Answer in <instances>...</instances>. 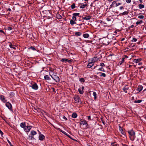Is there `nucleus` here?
I'll use <instances>...</instances> for the list:
<instances>
[{"label":"nucleus","mask_w":146,"mask_h":146,"mask_svg":"<svg viewBox=\"0 0 146 146\" xmlns=\"http://www.w3.org/2000/svg\"><path fill=\"white\" fill-rule=\"evenodd\" d=\"M50 75L52 78L57 82H59L60 78L59 77L56 75V72H54L53 71H51L50 72Z\"/></svg>","instance_id":"nucleus-1"},{"label":"nucleus","mask_w":146,"mask_h":146,"mask_svg":"<svg viewBox=\"0 0 146 146\" xmlns=\"http://www.w3.org/2000/svg\"><path fill=\"white\" fill-rule=\"evenodd\" d=\"M129 135V137L131 140L133 141L135 137V132L133 130H131L127 131Z\"/></svg>","instance_id":"nucleus-2"},{"label":"nucleus","mask_w":146,"mask_h":146,"mask_svg":"<svg viewBox=\"0 0 146 146\" xmlns=\"http://www.w3.org/2000/svg\"><path fill=\"white\" fill-rule=\"evenodd\" d=\"M30 86L35 90H37L38 88V86L36 83L33 82H31V85H30Z\"/></svg>","instance_id":"nucleus-3"},{"label":"nucleus","mask_w":146,"mask_h":146,"mask_svg":"<svg viewBox=\"0 0 146 146\" xmlns=\"http://www.w3.org/2000/svg\"><path fill=\"white\" fill-rule=\"evenodd\" d=\"M75 102L77 104L81 103L82 102L79 96H76L74 98Z\"/></svg>","instance_id":"nucleus-4"},{"label":"nucleus","mask_w":146,"mask_h":146,"mask_svg":"<svg viewBox=\"0 0 146 146\" xmlns=\"http://www.w3.org/2000/svg\"><path fill=\"white\" fill-rule=\"evenodd\" d=\"M118 6L117 3V1H113L111 4L110 5V9L112 7H115Z\"/></svg>","instance_id":"nucleus-5"},{"label":"nucleus","mask_w":146,"mask_h":146,"mask_svg":"<svg viewBox=\"0 0 146 146\" xmlns=\"http://www.w3.org/2000/svg\"><path fill=\"white\" fill-rule=\"evenodd\" d=\"M88 62V64L87 67L88 68H90L93 66L94 63L90 59L89 60Z\"/></svg>","instance_id":"nucleus-6"},{"label":"nucleus","mask_w":146,"mask_h":146,"mask_svg":"<svg viewBox=\"0 0 146 146\" xmlns=\"http://www.w3.org/2000/svg\"><path fill=\"white\" fill-rule=\"evenodd\" d=\"M31 128V126H25L24 128V129L26 132H28L30 131Z\"/></svg>","instance_id":"nucleus-7"},{"label":"nucleus","mask_w":146,"mask_h":146,"mask_svg":"<svg viewBox=\"0 0 146 146\" xmlns=\"http://www.w3.org/2000/svg\"><path fill=\"white\" fill-rule=\"evenodd\" d=\"M6 106L10 110H12V107L11 104L9 102H7L5 104Z\"/></svg>","instance_id":"nucleus-8"},{"label":"nucleus","mask_w":146,"mask_h":146,"mask_svg":"<svg viewBox=\"0 0 146 146\" xmlns=\"http://www.w3.org/2000/svg\"><path fill=\"white\" fill-rule=\"evenodd\" d=\"M86 125V126L88 125L87 121L85 120L80 121V125Z\"/></svg>","instance_id":"nucleus-9"},{"label":"nucleus","mask_w":146,"mask_h":146,"mask_svg":"<svg viewBox=\"0 0 146 146\" xmlns=\"http://www.w3.org/2000/svg\"><path fill=\"white\" fill-rule=\"evenodd\" d=\"M90 60H91L94 63L97 61H98L99 60V59L97 57H93L92 59Z\"/></svg>","instance_id":"nucleus-10"},{"label":"nucleus","mask_w":146,"mask_h":146,"mask_svg":"<svg viewBox=\"0 0 146 146\" xmlns=\"http://www.w3.org/2000/svg\"><path fill=\"white\" fill-rule=\"evenodd\" d=\"M119 130L122 134L124 135H125V131L123 130L122 129V128L120 126H119Z\"/></svg>","instance_id":"nucleus-11"},{"label":"nucleus","mask_w":146,"mask_h":146,"mask_svg":"<svg viewBox=\"0 0 146 146\" xmlns=\"http://www.w3.org/2000/svg\"><path fill=\"white\" fill-rule=\"evenodd\" d=\"M0 99L1 101L3 102H6V100L5 99V97L4 96L2 95H0Z\"/></svg>","instance_id":"nucleus-12"},{"label":"nucleus","mask_w":146,"mask_h":146,"mask_svg":"<svg viewBox=\"0 0 146 146\" xmlns=\"http://www.w3.org/2000/svg\"><path fill=\"white\" fill-rule=\"evenodd\" d=\"M91 17L89 15L88 16L86 17H82V19H84V20H88L91 19Z\"/></svg>","instance_id":"nucleus-13"},{"label":"nucleus","mask_w":146,"mask_h":146,"mask_svg":"<svg viewBox=\"0 0 146 146\" xmlns=\"http://www.w3.org/2000/svg\"><path fill=\"white\" fill-rule=\"evenodd\" d=\"M143 87L142 86L139 85L138 86L137 90L139 92H140L143 90Z\"/></svg>","instance_id":"nucleus-14"},{"label":"nucleus","mask_w":146,"mask_h":146,"mask_svg":"<svg viewBox=\"0 0 146 146\" xmlns=\"http://www.w3.org/2000/svg\"><path fill=\"white\" fill-rule=\"evenodd\" d=\"M129 89V87L127 86H125L124 87L123 90V91L125 92V93H127V90Z\"/></svg>","instance_id":"nucleus-15"},{"label":"nucleus","mask_w":146,"mask_h":146,"mask_svg":"<svg viewBox=\"0 0 146 146\" xmlns=\"http://www.w3.org/2000/svg\"><path fill=\"white\" fill-rule=\"evenodd\" d=\"M60 60L63 62H70L71 61L70 60H69L68 59H66V58L62 59Z\"/></svg>","instance_id":"nucleus-16"},{"label":"nucleus","mask_w":146,"mask_h":146,"mask_svg":"<svg viewBox=\"0 0 146 146\" xmlns=\"http://www.w3.org/2000/svg\"><path fill=\"white\" fill-rule=\"evenodd\" d=\"M44 138V136L43 135L41 134L39 135V139L40 140L42 141L43 140Z\"/></svg>","instance_id":"nucleus-17"},{"label":"nucleus","mask_w":146,"mask_h":146,"mask_svg":"<svg viewBox=\"0 0 146 146\" xmlns=\"http://www.w3.org/2000/svg\"><path fill=\"white\" fill-rule=\"evenodd\" d=\"M9 46L11 48L13 49L14 50H15L16 49V48L14 46H15L14 45H12L10 42H9Z\"/></svg>","instance_id":"nucleus-18"},{"label":"nucleus","mask_w":146,"mask_h":146,"mask_svg":"<svg viewBox=\"0 0 146 146\" xmlns=\"http://www.w3.org/2000/svg\"><path fill=\"white\" fill-rule=\"evenodd\" d=\"M44 78L46 80H50V78L48 75H46L44 76Z\"/></svg>","instance_id":"nucleus-19"},{"label":"nucleus","mask_w":146,"mask_h":146,"mask_svg":"<svg viewBox=\"0 0 146 146\" xmlns=\"http://www.w3.org/2000/svg\"><path fill=\"white\" fill-rule=\"evenodd\" d=\"M77 116V115L76 113H73L72 114V117L75 118H76Z\"/></svg>","instance_id":"nucleus-20"},{"label":"nucleus","mask_w":146,"mask_h":146,"mask_svg":"<svg viewBox=\"0 0 146 146\" xmlns=\"http://www.w3.org/2000/svg\"><path fill=\"white\" fill-rule=\"evenodd\" d=\"M25 125V122H23L21 123L20 126L22 128H24L26 126Z\"/></svg>","instance_id":"nucleus-21"},{"label":"nucleus","mask_w":146,"mask_h":146,"mask_svg":"<svg viewBox=\"0 0 146 146\" xmlns=\"http://www.w3.org/2000/svg\"><path fill=\"white\" fill-rule=\"evenodd\" d=\"M87 4H84L83 3H82L80 6V8H84L87 6Z\"/></svg>","instance_id":"nucleus-22"},{"label":"nucleus","mask_w":146,"mask_h":146,"mask_svg":"<svg viewBox=\"0 0 146 146\" xmlns=\"http://www.w3.org/2000/svg\"><path fill=\"white\" fill-rule=\"evenodd\" d=\"M36 134V131L34 130H32L31 131V135H35Z\"/></svg>","instance_id":"nucleus-23"},{"label":"nucleus","mask_w":146,"mask_h":146,"mask_svg":"<svg viewBox=\"0 0 146 146\" xmlns=\"http://www.w3.org/2000/svg\"><path fill=\"white\" fill-rule=\"evenodd\" d=\"M125 58L123 57L121 59V60L119 62V64L120 65H121L124 61Z\"/></svg>","instance_id":"nucleus-24"},{"label":"nucleus","mask_w":146,"mask_h":146,"mask_svg":"<svg viewBox=\"0 0 146 146\" xmlns=\"http://www.w3.org/2000/svg\"><path fill=\"white\" fill-rule=\"evenodd\" d=\"M83 36L84 38H86L89 37V35L88 33H86L83 35Z\"/></svg>","instance_id":"nucleus-25"},{"label":"nucleus","mask_w":146,"mask_h":146,"mask_svg":"<svg viewBox=\"0 0 146 146\" xmlns=\"http://www.w3.org/2000/svg\"><path fill=\"white\" fill-rule=\"evenodd\" d=\"M138 6L140 9H141L144 8V5L142 4H139L138 5Z\"/></svg>","instance_id":"nucleus-26"},{"label":"nucleus","mask_w":146,"mask_h":146,"mask_svg":"<svg viewBox=\"0 0 146 146\" xmlns=\"http://www.w3.org/2000/svg\"><path fill=\"white\" fill-rule=\"evenodd\" d=\"M78 91L80 94H82L84 93L83 90H81L80 88H79L78 89Z\"/></svg>","instance_id":"nucleus-27"},{"label":"nucleus","mask_w":146,"mask_h":146,"mask_svg":"<svg viewBox=\"0 0 146 146\" xmlns=\"http://www.w3.org/2000/svg\"><path fill=\"white\" fill-rule=\"evenodd\" d=\"M56 17L57 19H61L62 18V17L59 14H57L56 15Z\"/></svg>","instance_id":"nucleus-28"},{"label":"nucleus","mask_w":146,"mask_h":146,"mask_svg":"<svg viewBox=\"0 0 146 146\" xmlns=\"http://www.w3.org/2000/svg\"><path fill=\"white\" fill-rule=\"evenodd\" d=\"M70 24L71 25H74V24H76V22H75V21H73V20H71L70 21Z\"/></svg>","instance_id":"nucleus-29"},{"label":"nucleus","mask_w":146,"mask_h":146,"mask_svg":"<svg viewBox=\"0 0 146 146\" xmlns=\"http://www.w3.org/2000/svg\"><path fill=\"white\" fill-rule=\"evenodd\" d=\"M81 34V33L80 32H76L75 33V35L78 36H80Z\"/></svg>","instance_id":"nucleus-30"},{"label":"nucleus","mask_w":146,"mask_h":146,"mask_svg":"<svg viewBox=\"0 0 146 146\" xmlns=\"http://www.w3.org/2000/svg\"><path fill=\"white\" fill-rule=\"evenodd\" d=\"M93 95L94 96V99H96L97 98L96 93L95 92H93Z\"/></svg>","instance_id":"nucleus-31"},{"label":"nucleus","mask_w":146,"mask_h":146,"mask_svg":"<svg viewBox=\"0 0 146 146\" xmlns=\"http://www.w3.org/2000/svg\"><path fill=\"white\" fill-rule=\"evenodd\" d=\"M128 13L129 12L128 11H125L122 13V15H127Z\"/></svg>","instance_id":"nucleus-32"},{"label":"nucleus","mask_w":146,"mask_h":146,"mask_svg":"<svg viewBox=\"0 0 146 146\" xmlns=\"http://www.w3.org/2000/svg\"><path fill=\"white\" fill-rule=\"evenodd\" d=\"M142 101V100H135L134 101V103H140Z\"/></svg>","instance_id":"nucleus-33"},{"label":"nucleus","mask_w":146,"mask_h":146,"mask_svg":"<svg viewBox=\"0 0 146 146\" xmlns=\"http://www.w3.org/2000/svg\"><path fill=\"white\" fill-rule=\"evenodd\" d=\"M71 8L72 9H74L75 8V4L74 3H73L71 5Z\"/></svg>","instance_id":"nucleus-34"},{"label":"nucleus","mask_w":146,"mask_h":146,"mask_svg":"<svg viewBox=\"0 0 146 146\" xmlns=\"http://www.w3.org/2000/svg\"><path fill=\"white\" fill-rule=\"evenodd\" d=\"M143 23V21L142 20H140L139 21H137L136 22V24L137 25H138L139 24H141Z\"/></svg>","instance_id":"nucleus-35"},{"label":"nucleus","mask_w":146,"mask_h":146,"mask_svg":"<svg viewBox=\"0 0 146 146\" xmlns=\"http://www.w3.org/2000/svg\"><path fill=\"white\" fill-rule=\"evenodd\" d=\"M80 15V13H74L73 14V15L75 17L79 16Z\"/></svg>","instance_id":"nucleus-36"},{"label":"nucleus","mask_w":146,"mask_h":146,"mask_svg":"<svg viewBox=\"0 0 146 146\" xmlns=\"http://www.w3.org/2000/svg\"><path fill=\"white\" fill-rule=\"evenodd\" d=\"M138 18L140 19H143L144 18V16L143 15H139L138 16Z\"/></svg>","instance_id":"nucleus-37"},{"label":"nucleus","mask_w":146,"mask_h":146,"mask_svg":"<svg viewBox=\"0 0 146 146\" xmlns=\"http://www.w3.org/2000/svg\"><path fill=\"white\" fill-rule=\"evenodd\" d=\"M14 95L15 93L13 92H11L10 94V96L11 97H13V96H14Z\"/></svg>","instance_id":"nucleus-38"},{"label":"nucleus","mask_w":146,"mask_h":146,"mask_svg":"<svg viewBox=\"0 0 146 146\" xmlns=\"http://www.w3.org/2000/svg\"><path fill=\"white\" fill-rule=\"evenodd\" d=\"M139 59H134L133 60V62L135 63H137L139 61Z\"/></svg>","instance_id":"nucleus-39"},{"label":"nucleus","mask_w":146,"mask_h":146,"mask_svg":"<svg viewBox=\"0 0 146 146\" xmlns=\"http://www.w3.org/2000/svg\"><path fill=\"white\" fill-rule=\"evenodd\" d=\"M80 81L81 82H85L84 79L83 78H82L80 79Z\"/></svg>","instance_id":"nucleus-40"},{"label":"nucleus","mask_w":146,"mask_h":146,"mask_svg":"<svg viewBox=\"0 0 146 146\" xmlns=\"http://www.w3.org/2000/svg\"><path fill=\"white\" fill-rule=\"evenodd\" d=\"M100 76H103L104 77H105L106 76V75L104 73H101V74L100 75Z\"/></svg>","instance_id":"nucleus-41"},{"label":"nucleus","mask_w":146,"mask_h":146,"mask_svg":"<svg viewBox=\"0 0 146 146\" xmlns=\"http://www.w3.org/2000/svg\"><path fill=\"white\" fill-rule=\"evenodd\" d=\"M98 70H99L102 71L103 72L105 71V70H104V68L102 67L100 68H99L98 69Z\"/></svg>","instance_id":"nucleus-42"},{"label":"nucleus","mask_w":146,"mask_h":146,"mask_svg":"<svg viewBox=\"0 0 146 146\" xmlns=\"http://www.w3.org/2000/svg\"><path fill=\"white\" fill-rule=\"evenodd\" d=\"M111 146H117L116 143H112L111 144Z\"/></svg>","instance_id":"nucleus-43"},{"label":"nucleus","mask_w":146,"mask_h":146,"mask_svg":"<svg viewBox=\"0 0 146 146\" xmlns=\"http://www.w3.org/2000/svg\"><path fill=\"white\" fill-rule=\"evenodd\" d=\"M137 39L136 38H133V39L131 40V41L132 42H135L137 41Z\"/></svg>","instance_id":"nucleus-44"},{"label":"nucleus","mask_w":146,"mask_h":146,"mask_svg":"<svg viewBox=\"0 0 146 146\" xmlns=\"http://www.w3.org/2000/svg\"><path fill=\"white\" fill-rule=\"evenodd\" d=\"M72 19L73 20L75 21L76 20V17L74 16H73L72 17Z\"/></svg>","instance_id":"nucleus-45"},{"label":"nucleus","mask_w":146,"mask_h":146,"mask_svg":"<svg viewBox=\"0 0 146 146\" xmlns=\"http://www.w3.org/2000/svg\"><path fill=\"white\" fill-rule=\"evenodd\" d=\"M100 65L101 66L105 67V65L102 62L100 63Z\"/></svg>","instance_id":"nucleus-46"},{"label":"nucleus","mask_w":146,"mask_h":146,"mask_svg":"<svg viewBox=\"0 0 146 146\" xmlns=\"http://www.w3.org/2000/svg\"><path fill=\"white\" fill-rule=\"evenodd\" d=\"M29 49H31L32 50H36L35 47L32 46H31V47L29 48Z\"/></svg>","instance_id":"nucleus-47"},{"label":"nucleus","mask_w":146,"mask_h":146,"mask_svg":"<svg viewBox=\"0 0 146 146\" xmlns=\"http://www.w3.org/2000/svg\"><path fill=\"white\" fill-rule=\"evenodd\" d=\"M34 135H31V136H29V137L30 138V139L31 140H33L34 139V137H33Z\"/></svg>","instance_id":"nucleus-48"},{"label":"nucleus","mask_w":146,"mask_h":146,"mask_svg":"<svg viewBox=\"0 0 146 146\" xmlns=\"http://www.w3.org/2000/svg\"><path fill=\"white\" fill-rule=\"evenodd\" d=\"M13 29L12 27H9L7 28V29L8 30L10 31Z\"/></svg>","instance_id":"nucleus-49"},{"label":"nucleus","mask_w":146,"mask_h":146,"mask_svg":"<svg viewBox=\"0 0 146 146\" xmlns=\"http://www.w3.org/2000/svg\"><path fill=\"white\" fill-rule=\"evenodd\" d=\"M7 141L11 146H14L11 144L10 141L8 139L7 140Z\"/></svg>","instance_id":"nucleus-50"},{"label":"nucleus","mask_w":146,"mask_h":146,"mask_svg":"<svg viewBox=\"0 0 146 146\" xmlns=\"http://www.w3.org/2000/svg\"><path fill=\"white\" fill-rule=\"evenodd\" d=\"M126 1L128 3H130L131 1V0H126Z\"/></svg>","instance_id":"nucleus-51"},{"label":"nucleus","mask_w":146,"mask_h":146,"mask_svg":"<svg viewBox=\"0 0 146 146\" xmlns=\"http://www.w3.org/2000/svg\"><path fill=\"white\" fill-rule=\"evenodd\" d=\"M0 134L1 135V136H2L3 134V133L2 132V131H1V130L0 129Z\"/></svg>","instance_id":"nucleus-52"},{"label":"nucleus","mask_w":146,"mask_h":146,"mask_svg":"<svg viewBox=\"0 0 146 146\" xmlns=\"http://www.w3.org/2000/svg\"><path fill=\"white\" fill-rule=\"evenodd\" d=\"M88 119L89 120H91V117L90 116H89L88 117Z\"/></svg>","instance_id":"nucleus-53"},{"label":"nucleus","mask_w":146,"mask_h":146,"mask_svg":"<svg viewBox=\"0 0 146 146\" xmlns=\"http://www.w3.org/2000/svg\"><path fill=\"white\" fill-rule=\"evenodd\" d=\"M52 91L53 92H54L55 93H56L55 89L54 88H52Z\"/></svg>","instance_id":"nucleus-54"},{"label":"nucleus","mask_w":146,"mask_h":146,"mask_svg":"<svg viewBox=\"0 0 146 146\" xmlns=\"http://www.w3.org/2000/svg\"><path fill=\"white\" fill-rule=\"evenodd\" d=\"M63 118L66 120L67 119V118L65 117V116H63Z\"/></svg>","instance_id":"nucleus-55"},{"label":"nucleus","mask_w":146,"mask_h":146,"mask_svg":"<svg viewBox=\"0 0 146 146\" xmlns=\"http://www.w3.org/2000/svg\"><path fill=\"white\" fill-rule=\"evenodd\" d=\"M106 19L108 21H110L111 20L110 19L108 18H107Z\"/></svg>","instance_id":"nucleus-56"},{"label":"nucleus","mask_w":146,"mask_h":146,"mask_svg":"<svg viewBox=\"0 0 146 146\" xmlns=\"http://www.w3.org/2000/svg\"><path fill=\"white\" fill-rule=\"evenodd\" d=\"M123 57H124V58H127L128 57V56L125 55H124L123 56Z\"/></svg>","instance_id":"nucleus-57"},{"label":"nucleus","mask_w":146,"mask_h":146,"mask_svg":"<svg viewBox=\"0 0 146 146\" xmlns=\"http://www.w3.org/2000/svg\"><path fill=\"white\" fill-rule=\"evenodd\" d=\"M62 132L65 135H67V133H66V132H65V131H63V132Z\"/></svg>","instance_id":"nucleus-58"},{"label":"nucleus","mask_w":146,"mask_h":146,"mask_svg":"<svg viewBox=\"0 0 146 146\" xmlns=\"http://www.w3.org/2000/svg\"><path fill=\"white\" fill-rule=\"evenodd\" d=\"M67 136H68V137L69 138H70L71 139H72V140H74V139H72L71 137V136H70V135H67Z\"/></svg>","instance_id":"nucleus-59"},{"label":"nucleus","mask_w":146,"mask_h":146,"mask_svg":"<svg viewBox=\"0 0 146 146\" xmlns=\"http://www.w3.org/2000/svg\"><path fill=\"white\" fill-rule=\"evenodd\" d=\"M123 7L122 6H121L119 7V9L120 10H122L123 9Z\"/></svg>","instance_id":"nucleus-60"},{"label":"nucleus","mask_w":146,"mask_h":146,"mask_svg":"<svg viewBox=\"0 0 146 146\" xmlns=\"http://www.w3.org/2000/svg\"><path fill=\"white\" fill-rule=\"evenodd\" d=\"M0 32L1 33H3L4 34H5L4 32L2 30H0Z\"/></svg>","instance_id":"nucleus-61"},{"label":"nucleus","mask_w":146,"mask_h":146,"mask_svg":"<svg viewBox=\"0 0 146 146\" xmlns=\"http://www.w3.org/2000/svg\"><path fill=\"white\" fill-rule=\"evenodd\" d=\"M7 11H11V9H10V8H9L8 10H7Z\"/></svg>","instance_id":"nucleus-62"},{"label":"nucleus","mask_w":146,"mask_h":146,"mask_svg":"<svg viewBox=\"0 0 146 146\" xmlns=\"http://www.w3.org/2000/svg\"><path fill=\"white\" fill-rule=\"evenodd\" d=\"M139 2L141 3H142L143 1L142 0H139Z\"/></svg>","instance_id":"nucleus-63"},{"label":"nucleus","mask_w":146,"mask_h":146,"mask_svg":"<svg viewBox=\"0 0 146 146\" xmlns=\"http://www.w3.org/2000/svg\"><path fill=\"white\" fill-rule=\"evenodd\" d=\"M122 145H123V146H128L127 145H126V144H122Z\"/></svg>","instance_id":"nucleus-64"}]
</instances>
